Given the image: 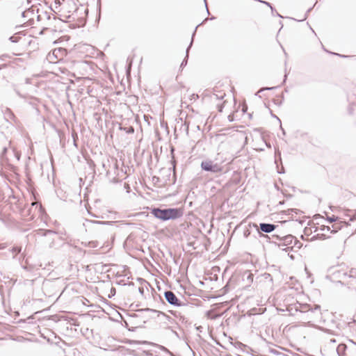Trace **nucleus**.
<instances>
[{"mask_svg":"<svg viewBox=\"0 0 356 356\" xmlns=\"http://www.w3.org/2000/svg\"><path fill=\"white\" fill-rule=\"evenodd\" d=\"M90 216L96 217L95 215L92 214V212L90 213Z\"/></svg>","mask_w":356,"mask_h":356,"instance_id":"5fc2aeb1","label":"nucleus"},{"mask_svg":"<svg viewBox=\"0 0 356 356\" xmlns=\"http://www.w3.org/2000/svg\"><path fill=\"white\" fill-rule=\"evenodd\" d=\"M75 50L79 58H82L88 56V46L86 44H79L76 45Z\"/></svg>","mask_w":356,"mask_h":356,"instance_id":"9b49d317","label":"nucleus"},{"mask_svg":"<svg viewBox=\"0 0 356 356\" xmlns=\"http://www.w3.org/2000/svg\"><path fill=\"white\" fill-rule=\"evenodd\" d=\"M192 44H193V39L191 40V43L189 44V46L186 49V57L184 58V59L183 60V61L181 63L180 68H183L184 67H185L187 65L188 58V52H189V49H191Z\"/></svg>","mask_w":356,"mask_h":356,"instance_id":"dca6fc26","label":"nucleus"},{"mask_svg":"<svg viewBox=\"0 0 356 356\" xmlns=\"http://www.w3.org/2000/svg\"><path fill=\"white\" fill-rule=\"evenodd\" d=\"M173 333H174L176 336H177V337H178V334H177V332L176 331H174V332H173Z\"/></svg>","mask_w":356,"mask_h":356,"instance_id":"6e6d98bb","label":"nucleus"},{"mask_svg":"<svg viewBox=\"0 0 356 356\" xmlns=\"http://www.w3.org/2000/svg\"><path fill=\"white\" fill-rule=\"evenodd\" d=\"M275 104H278V105H281L282 104V101L279 102V103H277V102L275 100Z\"/></svg>","mask_w":356,"mask_h":356,"instance_id":"09e8293b","label":"nucleus"},{"mask_svg":"<svg viewBox=\"0 0 356 356\" xmlns=\"http://www.w3.org/2000/svg\"><path fill=\"white\" fill-rule=\"evenodd\" d=\"M155 179V181H157L159 179V177H154L153 179Z\"/></svg>","mask_w":356,"mask_h":356,"instance_id":"3c124183","label":"nucleus"},{"mask_svg":"<svg viewBox=\"0 0 356 356\" xmlns=\"http://www.w3.org/2000/svg\"><path fill=\"white\" fill-rule=\"evenodd\" d=\"M164 297L166 301L171 305L175 307H181L186 305L185 303L182 302L172 291H165L164 292Z\"/></svg>","mask_w":356,"mask_h":356,"instance_id":"39448f33","label":"nucleus"},{"mask_svg":"<svg viewBox=\"0 0 356 356\" xmlns=\"http://www.w3.org/2000/svg\"><path fill=\"white\" fill-rule=\"evenodd\" d=\"M335 220H336V218H335V217H334V216H333L332 217H329V218H328V220H329L330 222L335 221Z\"/></svg>","mask_w":356,"mask_h":356,"instance_id":"58836bf2","label":"nucleus"},{"mask_svg":"<svg viewBox=\"0 0 356 356\" xmlns=\"http://www.w3.org/2000/svg\"><path fill=\"white\" fill-rule=\"evenodd\" d=\"M93 118L95 120H97L98 122H99V120L100 119V116L99 115V114L97 113H95L93 114Z\"/></svg>","mask_w":356,"mask_h":356,"instance_id":"7c9ffc66","label":"nucleus"},{"mask_svg":"<svg viewBox=\"0 0 356 356\" xmlns=\"http://www.w3.org/2000/svg\"><path fill=\"white\" fill-rule=\"evenodd\" d=\"M301 238L302 240H307V241H313L318 240V239L325 240L327 238V237H326L325 234H317L313 236L310 239L305 238L304 235L301 236Z\"/></svg>","mask_w":356,"mask_h":356,"instance_id":"4468645a","label":"nucleus"},{"mask_svg":"<svg viewBox=\"0 0 356 356\" xmlns=\"http://www.w3.org/2000/svg\"><path fill=\"white\" fill-rule=\"evenodd\" d=\"M254 226L259 229L261 232L267 234L273 232L277 227V225L274 224L266 222H261L259 227L257 225H254Z\"/></svg>","mask_w":356,"mask_h":356,"instance_id":"1a4fd4ad","label":"nucleus"},{"mask_svg":"<svg viewBox=\"0 0 356 356\" xmlns=\"http://www.w3.org/2000/svg\"><path fill=\"white\" fill-rule=\"evenodd\" d=\"M355 220H356V211H355L354 214L350 218V221H353Z\"/></svg>","mask_w":356,"mask_h":356,"instance_id":"f704fd0d","label":"nucleus"},{"mask_svg":"<svg viewBox=\"0 0 356 356\" xmlns=\"http://www.w3.org/2000/svg\"><path fill=\"white\" fill-rule=\"evenodd\" d=\"M99 55H103V53L97 50L94 46L90 45V58L97 57Z\"/></svg>","mask_w":356,"mask_h":356,"instance_id":"a211bd4d","label":"nucleus"},{"mask_svg":"<svg viewBox=\"0 0 356 356\" xmlns=\"http://www.w3.org/2000/svg\"><path fill=\"white\" fill-rule=\"evenodd\" d=\"M76 15L78 16L80 23L84 25L86 22V18L88 13V8L87 6H81L76 10Z\"/></svg>","mask_w":356,"mask_h":356,"instance_id":"6e6552de","label":"nucleus"},{"mask_svg":"<svg viewBox=\"0 0 356 356\" xmlns=\"http://www.w3.org/2000/svg\"><path fill=\"white\" fill-rule=\"evenodd\" d=\"M90 81H91V80L94 79L92 77V72H94V74H98L99 73L102 72V70L99 68H98L97 65L94 64L92 61H90Z\"/></svg>","mask_w":356,"mask_h":356,"instance_id":"2eb2a0df","label":"nucleus"},{"mask_svg":"<svg viewBox=\"0 0 356 356\" xmlns=\"http://www.w3.org/2000/svg\"><path fill=\"white\" fill-rule=\"evenodd\" d=\"M264 275V277H265V278H266V279L270 278V280L271 281L273 280V279H272V277H271L270 274H269V273H265Z\"/></svg>","mask_w":356,"mask_h":356,"instance_id":"72a5a7b5","label":"nucleus"},{"mask_svg":"<svg viewBox=\"0 0 356 356\" xmlns=\"http://www.w3.org/2000/svg\"><path fill=\"white\" fill-rule=\"evenodd\" d=\"M98 6H99V15H98V17H97V21H99L100 19V11H101L100 0H99Z\"/></svg>","mask_w":356,"mask_h":356,"instance_id":"2f4dec72","label":"nucleus"},{"mask_svg":"<svg viewBox=\"0 0 356 356\" xmlns=\"http://www.w3.org/2000/svg\"><path fill=\"white\" fill-rule=\"evenodd\" d=\"M332 275L340 283L354 285L356 282V268H351L348 272L343 269L333 268Z\"/></svg>","mask_w":356,"mask_h":356,"instance_id":"7ed1b4c3","label":"nucleus"},{"mask_svg":"<svg viewBox=\"0 0 356 356\" xmlns=\"http://www.w3.org/2000/svg\"><path fill=\"white\" fill-rule=\"evenodd\" d=\"M217 108H218V110L219 112H222V108H223V105L222 104H218L217 105Z\"/></svg>","mask_w":356,"mask_h":356,"instance_id":"473e14b6","label":"nucleus"},{"mask_svg":"<svg viewBox=\"0 0 356 356\" xmlns=\"http://www.w3.org/2000/svg\"><path fill=\"white\" fill-rule=\"evenodd\" d=\"M347 346L344 343H340L336 347V352L339 356H345Z\"/></svg>","mask_w":356,"mask_h":356,"instance_id":"ddd939ff","label":"nucleus"},{"mask_svg":"<svg viewBox=\"0 0 356 356\" xmlns=\"http://www.w3.org/2000/svg\"><path fill=\"white\" fill-rule=\"evenodd\" d=\"M278 173H283L282 171H278Z\"/></svg>","mask_w":356,"mask_h":356,"instance_id":"680f3d73","label":"nucleus"},{"mask_svg":"<svg viewBox=\"0 0 356 356\" xmlns=\"http://www.w3.org/2000/svg\"><path fill=\"white\" fill-rule=\"evenodd\" d=\"M125 188L129 189V186L128 184H124Z\"/></svg>","mask_w":356,"mask_h":356,"instance_id":"49530a36","label":"nucleus"},{"mask_svg":"<svg viewBox=\"0 0 356 356\" xmlns=\"http://www.w3.org/2000/svg\"><path fill=\"white\" fill-rule=\"evenodd\" d=\"M276 88H277V87H266V88H261V89L258 91V92H257V93L261 92H262V91H264V90H273V89Z\"/></svg>","mask_w":356,"mask_h":356,"instance_id":"bb28decb","label":"nucleus"},{"mask_svg":"<svg viewBox=\"0 0 356 356\" xmlns=\"http://www.w3.org/2000/svg\"><path fill=\"white\" fill-rule=\"evenodd\" d=\"M10 40L12 42H17L18 41V37L17 36H11L10 38Z\"/></svg>","mask_w":356,"mask_h":356,"instance_id":"c756f323","label":"nucleus"},{"mask_svg":"<svg viewBox=\"0 0 356 356\" xmlns=\"http://www.w3.org/2000/svg\"><path fill=\"white\" fill-rule=\"evenodd\" d=\"M275 13L276 14V15H277L278 17H282L274 8H273V13L272 12V14L274 15Z\"/></svg>","mask_w":356,"mask_h":356,"instance_id":"a19ab883","label":"nucleus"},{"mask_svg":"<svg viewBox=\"0 0 356 356\" xmlns=\"http://www.w3.org/2000/svg\"><path fill=\"white\" fill-rule=\"evenodd\" d=\"M254 275L252 273L246 271L243 275V280L246 282L247 285H250L253 282Z\"/></svg>","mask_w":356,"mask_h":356,"instance_id":"f8f14e48","label":"nucleus"},{"mask_svg":"<svg viewBox=\"0 0 356 356\" xmlns=\"http://www.w3.org/2000/svg\"><path fill=\"white\" fill-rule=\"evenodd\" d=\"M35 204H37V202H33V203H32V205H33H33H35Z\"/></svg>","mask_w":356,"mask_h":356,"instance_id":"bf43d9fd","label":"nucleus"},{"mask_svg":"<svg viewBox=\"0 0 356 356\" xmlns=\"http://www.w3.org/2000/svg\"><path fill=\"white\" fill-rule=\"evenodd\" d=\"M288 310L290 312L295 311L296 312H300V314H307V317L308 318H313L314 317L318 316L321 314L320 305L302 304L300 303L299 302H296V303L291 305L289 307Z\"/></svg>","mask_w":356,"mask_h":356,"instance_id":"f03ea898","label":"nucleus"},{"mask_svg":"<svg viewBox=\"0 0 356 356\" xmlns=\"http://www.w3.org/2000/svg\"><path fill=\"white\" fill-rule=\"evenodd\" d=\"M90 312L94 311L93 308H96L97 307V306L95 305L91 304V303L90 305Z\"/></svg>","mask_w":356,"mask_h":356,"instance_id":"4c0bfd02","label":"nucleus"},{"mask_svg":"<svg viewBox=\"0 0 356 356\" xmlns=\"http://www.w3.org/2000/svg\"><path fill=\"white\" fill-rule=\"evenodd\" d=\"M294 245L292 247H286V248H283L282 250L287 252L289 249H292L293 248H296L297 249H300L302 246V243L299 241L297 238L294 237Z\"/></svg>","mask_w":356,"mask_h":356,"instance_id":"f3484780","label":"nucleus"},{"mask_svg":"<svg viewBox=\"0 0 356 356\" xmlns=\"http://www.w3.org/2000/svg\"><path fill=\"white\" fill-rule=\"evenodd\" d=\"M99 101L97 100V97L93 96V95H90V104H96L97 103H98Z\"/></svg>","mask_w":356,"mask_h":356,"instance_id":"a878e982","label":"nucleus"},{"mask_svg":"<svg viewBox=\"0 0 356 356\" xmlns=\"http://www.w3.org/2000/svg\"><path fill=\"white\" fill-rule=\"evenodd\" d=\"M355 287H356V282L354 284V285H352L353 286H355Z\"/></svg>","mask_w":356,"mask_h":356,"instance_id":"e2e57ef3","label":"nucleus"},{"mask_svg":"<svg viewBox=\"0 0 356 356\" xmlns=\"http://www.w3.org/2000/svg\"><path fill=\"white\" fill-rule=\"evenodd\" d=\"M270 113H272V112L270 111ZM271 115L273 117L276 118L280 122V120L275 115H274L273 113H271Z\"/></svg>","mask_w":356,"mask_h":356,"instance_id":"a18cd8bd","label":"nucleus"},{"mask_svg":"<svg viewBox=\"0 0 356 356\" xmlns=\"http://www.w3.org/2000/svg\"><path fill=\"white\" fill-rule=\"evenodd\" d=\"M175 180H176V177H175V173L173 174V184L175 182Z\"/></svg>","mask_w":356,"mask_h":356,"instance_id":"de8ad7c7","label":"nucleus"},{"mask_svg":"<svg viewBox=\"0 0 356 356\" xmlns=\"http://www.w3.org/2000/svg\"><path fill=\"white\" fill-rule=\"evenodd\" d=\"M260 236L268 237L267 235H265V234H260Z\"/></svg>","mask_w":356,"mask_h":356,"instance_id":"864d4df0","label":"nucleus"},{"mask_svg":"<svg viewBox=\"0 0 356 356\" xmlns=\"http://www.w3.org/2000/svg\"><path fill=\"white\" fill-rule=\"evenodd\" d=\"M124 130L128 134H133L134 132V129L133 127H129L128 128H125Z\"/></svg>","mask_w":356,"mask_h":356,"instance_id":"cd10ccee","label":"nucleus"},{"mask_svg":"<svg viewBox=\"0 0 356 356\" xmlns=\"http://www.w3.org/2000/svg\"><path fill=\"white\" fill-rule=\"evenodd\" d=\"M64 49L62 48L55 49L51 52L49 53L47 59L49 63H56L58 60L61 59V56Z\"/></svg>","mask_w":356,"mask_h":356,"instance_id":"0eeeda50","label":"nucleus"},{"mask_svg":"<svg viewBox=\"0 0 356 356\" xmlns=\"http://www.w3.org/2000/svg\"><path fill=\"white\" fill-rule=\"evenodd\" d=\"M82 202H84L85 204H84V206L87 210V211L89 213V209L88 207V195L86 193H84V196H83V200Z\"/></svg>","mask_w":356,"mask_h":356,"instance_id":"5701e85b","label":"nucleus"},{"mask_svg":"<svg viewBox=\"0 0 356 356\" xmlns=\"http://www.w3.org/2000/svg\"><path fill=\"white\" fill-rule=\"evenodd\" d=\"M273 238L279 239L282 242L279 244L280 247L288 246L289 245H291L294 240V236L291 234L284 236L283 237H280L278 235H273Z\"/></svg>","mask_w":356,"mask_h":356,"instance_id":"9d476101","label":"nucleus"},{"mask_svg":"<svg viewBox=\"0 0 356 356\" xmlns=\"http://www.w3.org/2000/svg\"><path fill=\"white\" fill-rule=\"evenodd\" d=\"M284 77H285V78H286V75H284ZM284 81H285V80H284Z\"/></svg>","mask_w":356,"mask_h":356,"instance_id":"0e129e2a","label":"nucleus"},{"mask_svg":"<svg viewBox=\"0 0 356 356\" xmlns=\"http://www.w3.org/2000/svg\"><path fill=\"white\" fill-rule=\"evenodd\" d=\"M204 22H201V24H200L199 25H197V26L195 27V31H194V32H193V35H192V39H193V37H194V35H195V33H196V30H197V27H198L199 26H200L201 24H203V23H204Z\"/></svg>","mask_w":356,"mask_h":356,"instance_id":"c9c22d12","label":"nucleus"},{"mask_svg":"<svg viewBox=\"0 0 356 356\" xmlns=\"http://www.w3.org/2000/svg\"><path fill=\"white\" fill-rule=\"evenodd\" d=\"M111 291H115V288H113V287H112V288H111Z\"/></svg>","mask_w":356,"mask_h":356,"instance_id":"13d9d810","label":"nucleus"},{"mask_svg":"<svg viewBox=\"0 0 356 356\" xmlns=\"http://www.w3.org/2000/svg\"><path fill=\"white\" fill-rule=\"evenodd\" d=\"M321 231L325 232V231H330V227L328 226L322 225L320 228Z\"/></svg>","mask_w":356,"mask_h":356,"instance_id":"c85d7f7f","label":"nucleus"},{"mask_svg":"<svg viewBox=\"0 0 356 356\" xmlns=\"http://www.w3.org/2000/svg\"><path fill=\"white\" fill-rule=\"evenodd\" d=\"M90 224H92V225H106L111 224L113 222H111V221H97V220H90Z\"/></svg>","mask_w":356,"mask_h":356,"instance_id":"6ab92c4d","label":"nucleus"},{"mask_svg":"<svg viewBox=\"0 0 356 356\" xmlns=\"http://www.w3.org/2000/svg\"><path fill=\"white\" fill-rule=\"evenodd\" d=\"M201 168L204 171L214 173L222 171V168L218 163H214L210 160L203 161L201 163Z\"/></svg>","mask_w":356,"mask_h":356,"instance_id":"423d86ee","label":"nucleus"},{"mask_svg":"<svg viewBox=\"0 0 356 356\" xmlns=\"http://www.w3.org/2000/svg\"><path fill=\"white\" fill-rule=\"evenodd\" d=\"M312 233V229L310 227H305L304 229V234L307 236H309Z\"/></svg>","mask_w":356,"mask_h":356,"instance_id":"b1692460","label":"nucleus"},{"mask_svg":"<svg viewBox=\"0 0 356 356\" xmlns=\"http://www.w3.org/2000/svg\"><path fill=\"white\" fill-rule=\"evenodd\" d=\"M90 319L92 321H95L97 319V316L95 315H92L91 314H90Z\"/></svg>","mask_w":356,"mask_h":356,"instance_id":"79ce46f5","label":"nucleus"},{"mask_svg":"<svg viewBox=\"0 0 356 356\" xmlns=\"http://www.w3.org/2000/svg\"><path fill=\"white\" fill-rule=\"evenodd\" d=\"M94 284H90V292L97 294L98 296L104 298V289H108L110 288V284L108 282L98 281L93 282Z\"/></svg>","mask_w":356,"mask_h":356,"instance_id":"20e7f679","label":"nucleus"},{"mask_svg":"<svg viewBox=\"0 0 356 356\" xmlns=\"http://www.w3.org/2000/svg\"><path fill=\"white\" fill-rule=\"evenodd\" d=\"M336 340L334 339H331L330 341L327 343V344L325 345V348H329L332 349H334V344L336 343Z\"/></svg>","mask_w":356,"mask_h":356,"instance_id":"aec40b11","label":"nucleus"},{"mask_svg":"<svg viewBox=\"0 0 356 356\" xmlns=\"http://www.w3.org/2000/svg\"><path fill=\"white\" fill-rule=\"evenodd\" d=\"M90 170H92L93 168V167H95V163L91 159H90Z\"/></svg>","mask_w":356,"mask_h":356,"instance_id":"37998d69","label":"nucleus"},{"mask_svg":"<svg viewBox=\"0 0 356 356\" xmlns=\"http://www.w3.org/2000/svg\"><path fill=\"white\" fill-rule=\"evenodd\" d=\"M204 3H205V6H206V8H207V13H209V10H208V8H207V0H204Z\"/></svg>","mask_w":356,"mask_h":356,"instance_id":"c03bdc74","label":"nucleus"},{"mask_svg":"<svg viewBox=\"0 0 356 356\" xmlns=\"http://www.w3.org/2000/svg\"><path fill=\"white\" fill-rule=\"evenodd\" d=\"M291 211H294V212H296V213H297L298 209H292Z\"/></svg>","mask_w":356,"mask_h":356,"instance_id":"603ef678","label":"nucleus"},{"mask_svg":"<svg viewBox=\"0 0 356 356\" xmlns=\"http://www.w3.org/2000/svg\"><path fill=\"white\" fill-rule=\"evenodd\" d=\"M103 249H104V247L101 246L100 248H99V252H98V250H90V255H92V254H104L106 252V250H102Z\"/></svg>","mask_w":356,"mask_h":356,"instance_id":"412c9836","label":"nucleus"},{"mask_svg":"<svg viewBox=\"0 0 356 356\" xmlns=\"http://www.w3.org/2000/svg\"><path fill=\"white\" fill-rule=\"evenodd\" d=\"M332 227L334 228L333 230L331 231L332 233H335L337 232V229H338V227L336 226V225H332Z\"/></svg>","mask_w":356,"mask_h":356,"instance_id":"ea45409f","label":"nucleus"},{"mask_svg":"<svg viewBox=\"0 0 356 356\" xmlns=\"http://www.w3.org/2000/svg\"><path fill=\"white\" fill-rule=\"evenodd\" d=\"M138 292L141 294V295H143L144 293V288L140 286L138 288Z\"/></svg>","mask_w":356,"mask_h":356,"instance_id":"e433bc0d","label":"nucleus"},{"mask_svg":"<svg viewBox=\"0 0 356 356\" xmlns=\"http://www.w3.org/2000/svg\"><path fill=\"white\" fill-rule=\"evenodd\" d=\"M225 94L224 92H221L220 95L213 93L211 96L212 99H221L225 97Z\"/></svg>","mask_w":356,"mask_h":356,"instance_id":"4be33fe9","label":"nucleus"},{"mask_svg":"<svg viewBox=\"0 0 356 356\" xmlns=\"http://www.w3.org/2000/svg\"><path fill=\"white\" fill-rule=\"evenodd\" d=\"M90 248H96L99 246V243L98 241H90Z\"/></svg>","mask_w":356,"mask_h":356,"instance_id":"393cba45","label":"nucleus"},{"mask_svg":"<svg viewBox=\"0 0 356 356\" xmlns=\"http://www.w3.org/2000/svg\"><path fill=\"white\" fill-rule=\"evenodd\" d=\"M150 213L160 220L167 221L176 220L182 217L184 210L181 208L161 209L159 207H154L151 209Z\"/></svg>","mask_w":356,"mask_h":356,"instance_id":"f257e3e1","label":"nucleus"},{"mask_svg":"<svg viewBox=\"0 0 356 356\" xmlns=\"http://www.w3.org/2000/svg\"><path fill=\"white\" fill-rule=\"evenodd\" d=\"M281 129H282V131H283V134H285V131L282 129V127H281Z\"/></svg>","mask_w":356,"mask_h":356,"instance_id":"4d7b16f0","label":"nucleus"},{"mask_svg":"<svg viewBox=\"0 0 356 356\" xmlns=\"http://www.w3.org/2000/svg\"><path fill=\"white\" fill-rule=\"evenodd\" d=\"M317 229H318L317 227H315L314 232H316Z\"/></svg>","mask_w":356,"mask_h":356,"instance_id":"052dcab7","label":"nucleus"},{"mask_svg":"<svg viewBox=\"0 0 356 356\" xmlns=\"http://www.w3.org/2000/svg\"><path fill=\"white\" fill-rule=\"evenodd\" d=\"M155 179V181H157L159 179V177H154L153 179Z\"/></svg>","mask_w":356,"mask_h":356,"instance_id":"8fccbe9b","label":"nucleus"}]
</instances>
